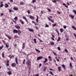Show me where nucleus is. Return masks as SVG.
Returning a JSON list of instances; mask_svg holds the SVG:
<instances>
[{
	"instance_id": "f257e3e1",
	"label": "nucleus",
	"mask_w": 76,
	"mask_h": 76,
	"mask_svg": "<svg viewBox=\"0 0 76 76\" xmlns=\"http://www.w3.org/2000/svg\"><path fill=\"white\" fill-rule=\"evenodd\" d=\"M27 63L28 65L29 66H31V62L30 60H28Z\"/></svg>"
},
{
	"instance_id": "f03ea898",
	"label": "nucleus",
	"mask_w": 76,
	"mask_h": 76,
	"mask_svg": "<svg viewBox=\"0 0 76 76\" xmlns=\"http://www.w3.org/2000/svg\"><path fill=\"white\" fill-rule=\"evenodd\" d=\"M11 66L12 67H14L16 66V64L15 63H13L11 64Z\"/></svg>"
},
{
	"instance_id": "7ed1b4c3",
	"label": "nucleus",
	"mask_w": 76,
	"mask_h": 76,
	"mask_svg": "<svg viewBox=\"0 0 76 76\" xmlns=\"http://www.w3.org/2000/svg\"><path fill=\"white\" fill-rule=\"evenodd\" d=\"M43 58V57L41 56H39L37 58V60H41V59H42Z\"/></svg>"
},
{
	"instance_id": "20e7f679",
	"label": "nucleus",
	"mask_w": 76,
	"mask_h": 76,
	"mask_svg": "<svg viewBox=\"0 0 76 76\" xmlns=\"http://www.w3.org/2000/svg\"><path fill=\"white\" fill-rule=\"evenodd\" d=\"M13 32L14 34H17V33H18V31L16 29H14L13 30Z\"/></svg>"
},
{
	"instance_id": "39448f33",
	"label": "nucleus",
	"mask_w": 76,
	"mask_h": 76,
	"mask_svg": "<svg viewBox=\"0 0 76 76\" xmlns=\"http://www.w3.org/2000/svg\"><path fill=\"white\" fill-rule=\"evenodd\" d=\"M25 43H23L22 45V49L23 50H24V49H25Z\"/></svg>"
},
{
	"instance_id": "423d86ee",
	"label": "nucleus",
	"mask_w": 76,
	"mask_h": 76,
	"mask_svg": "<svg viewBox=\"0 0 76 76\" xmlns=\"http://www.w3.org/2000/svg\"><path fill=\"white\" fill-rule=\"evenodd\" d=\"M23 19H24L25 20H26V22H27V23H28V19H27V18L26 17L24 16L23 17Z\"/></svg>"
},
{
	"instance_id": "0eeeda50",
	"label": "nucleus",
	"mask_w": 76,
	"mask_h": 76,
	"mask_svg": "<svg viewBox=\"0 0 76 76\" xmlns=\"http://www.w3.org/2000/svg\"><path fill=\"white\" fill-rule=\"evenodd\" d=\"M29 16H30V17H29L30 19H32V20H34V17L33 16H32L31 15H30Z\"/></svg>"
},
{
	"instance_id": "6e6552de",
	"label": "nucleus",
	"mask_w": 76,
	"mask_h": 76,
	"mask_svg": "<svg viewBox=\"0 0 76 76\" xmlns=\"http://www.w3.org/2000/svg\"><path fill=\"white\" fill-rule=\"evenodd\" d=\"M19 21L20 22L22 25H24V22L22 20L20 19Z\"/></svg>"
},
{
	"instance_id": "1a4fd4ad",
	"label": "nucleus",
	"mask_w": 76,
	"mask_h": 76,
	"mask_svg": "<svg viewBox=\"0 0 76 76\" xmlns=\"http://www.w3.org/2000/svg\"><path fill=\"white\" fill-rule=\"evenodd\" d=\"M28 30H29L30 32H34V30L33 29H30L29 28H28Z\"/></svg>"
},
{
	"instance_id": "9d476101",
	"label": "nucleus",
	"mask_w": 76,
	"mask_h": 76,
	"mask_svg": "<svg viewBox=\"0 0 76 76\" xmlns=\"http://www.w3.org/2000/svg\"><path fill=\"white\" fill-rule=\"evenodd\" d=\"M5 36H6V37H7V38H8L9 39H12V38H11V37L9 36L7 34H5Z\"/></svg>"
},
{
	"instance_id": "9b49d317",
	"label": "nucleus",
	"mask_w": 76,
	"mask_h": 76,
	"mask_svg": "<svg viewBox=\"0 0 76 76\" xmlns=\"http://www.w3.org/2000/svg\"><path fill=\"white\" fill-rule=\"evenodd\" d=\"M15 27L16 29H19L20 28V26H17L16 25L15 26Z\"/></svg>"
},
{
	"instance_id": "f8f14e48",
	"label": "nucleus",
	"mask_w": 76,
	"mask_h": 76,
	"mask_svg": "<svg viewBox=\"0 0 76 76\" xmlns=\"http://www.w3.org/2000/svg\"><path fill=\"white\" fill-rule=\"evenodd\" d=\"M20 5H21V6H22L23 5H24V3L23 1L20 2Z\"/></svg>"
},
{
	"instance_id": "ddd939ff",
	"label": "nucleus",
	"mask_w": 76,
	"mask_h": 76,
	"mask_svg": "<svg viewBox=\"0 0 76 76\" xmlns=\"http://www.w3.org/2000/svg\"><path fill=\"white\" fill-rule=\"evenodd\" d=\"M45 61H43V63H46L47 61H48V60L47 58H45Z\"/></svg>"
},
{
	"instance_id": "4468645a",
	"label": "nucleus",
	"mask_w": 76,
	"mask_h": 76,
	"mask_svg": "<svg viewBox=\"0 0 76 76\" xmlns=\"http://www.w3.org/2000/svg\"><path fill=\"white\" fill-rule=\"evenodd\" d=\"M15 61L16 63V64H18V59L17 58V57L16 58Z\"/></svg>"
},
{
	"instance_id": "2eb2a0df",
	"label": "nucleus",
	"mask_w": 76,
	"mask_h": 76,
	"mask_svg": "<svg viewBox=\"0 0 76 76\" xmlns=\"http://www.w3.org/2000/svg\"><path fill=\"white\" fill-rule=\"evenodd\" d=\"M35 50H36V51L37 52H38L39 53H41V51H40V50H38L36 48H35Z\"/></svg>"
},
{
	"instance_id": "dca6fc26",
	"label": "nucleus",
	"mask_w": 76,
	"mask_h": 76,
	"mask_svg": "<svg viewBox=\"0 0 76 76\" xmlns=\"http://www.w3.org/2000/svg\"><path fill=\"white\" fill-rule=\"evenodd\" d=\"M48 58H49V60L50 61H52V59H51V56H49L48 57Z\"/></svg>"
},
{
	"instance_id": "f3484780",
	"label": "nucleus",
	"mask_w": 76,
	"mask_h": 76,
	"mask_svg": "<svg viewBox=\"0 0 76 76\" xmlns=\"http://www.w3.org/2000/svg\"><path fill=\"white\" fill-rule=\"evenodd\" d=\"M60 31L61 33H62L64 31V29L63 28H61L60 29Z\"/></svg>"
},
{
	"instance_id": "a211bd4d",
	"label": "nucleus",
	"mask_w": 76,
	"mask_h": 76,
	"mask_svg": "<svg viewBox=\"0 0 76 76\" xmlns=\"http://www.w3.org/2000/svg\"><path fill=\"white\" fill-rule=\"evenodd\" d=\"M56 31L57 34H58V35H60V33H59V32H58V30L57 29H56Z\"/></svg>"
},
{
	"instance_id": "6ab92c4d",
	"label": "nucleus",
	"mask_w": 76,
	"mask_h": 76,
	"mask_svg": "<svg viewBox=\"0 0 76 76\" xmlns=\"http://www.w3.org/2000/svg\"><path fill=\"white\" fill-rule=\"evenodd\" d=\"M14 10H18V8L15 7H14L13 8Z\"/></svg>"
},
{
	"instance_id": "aec40b11",
	"label": "nucleus",
	"mask_w": 76,
	"mask_h": 76,
	"mask_svg": "<svg viewBox=\"0 0 76 76\" xmlns=\"http://www.w3.org/2000/svg\"><path fill=\"white\" fill-rule=\"evenodd\" d=\"M2 56L3 58H4V52H3L2 53Z\"/></svg>"
},
{
	"instance_id": "412c9836",
	"label": "nucleus",
	"mask_w": 76,
	"mask_h": 76,
	"mask_svg": "<svg viewBox=\"0 0 76 76\" xmlns=\"http://www.w3.org/2000/svg\"><path fill=\"white\" fill-rule=\"evenodd\" d=\"M69 16L71 17V18L72 19H74V16H72L69 14Z\"/></svg>"
},
{
	"instance_id": "4be33fe9",
	"label": "nucleus",
	"mask_w": 76,
	"mask_h": 76,
	"mask_svg": "<svg viewBox=\"0 0 76 76\" xmlns=\"http://www.w3.org/2000/svg\"><path fill=\"white\" fill-rule=\"evenodd\" d=\"M5 7L6 8H7L8 7H9V5H8V4H7L6 3L5 5Z\"/></svg>"
},
{
	"instance_id": "5701e85b",
	"label": "nucleus",
	"mask_w": 76,
	"mask_h": 76,
	"mask_svg": "<svg viewBox=\"0 0 76 76\" xmlns=\"http://www.w3.org/2000/svg\"><path fill=\"white\" fill-rule=\"evenodd\" d=\"M50 44L51 45H54V42H50Z\"/></svg>"
},
{
	"instance_id": "b1692460",
	"label": "nucleus",
	"mask_w": 76,
	"mask_h": 76,
	"mask_svg": "<svg viewBox=\"0 0 76 76\" xmlns=\"http://www.w3.org/2000/svg\"><path fill=\"white\" fill-rule=\"evenodd\" d=\"M33 40L34 41V43H35V44H36V43H37V39L35 38L34 39H33Z\"/></svg>"
},
{
	"instance_id": "393cba45",
	"label": "nucleus",
	"mask_w": 76,
	"mask_h": 76,
	"mask_svg": "<svg viewBox=\"0 0 76 76\" xmlns=\"http://www.w3.org/2000/svg\"><path fill=\"white\" fill-rule=\"evenodd\" d=\"M58 69L59 72H60V71H61V66L58 67Z\"/></svg>"
},
{
	"instance_id": "a878e982",
	"label": "nucleus",
	"mask_w": 76,
	"mask_h": 76,
	"mask_svg": "<svg viewBox=\"0 0 76 76\" xmlns=\"http://www.w3.org/2000/svg\"><path fill=\"white\" fill-rule=\"evenodd\" d=\"M47 67H45L43 69V72H45V70H46V69H47Z\"/></svg>"
},
{
	"instance_id": "bb28decb",
	"label": "nucleus",
	"mask_w": 76,
	"mask_h": 76,
	"mask_svg": "<svg viewBox=\"0 0 76 76\" xmlns=\"http://www.w3.org/2000/svg\"><path fill=\"white\" fill-rule=\"evenodd\" d=\"M8 75H11L12 74V73L11 71H10L9 72H8Z\"/></svg>"
},
{
	"instance_id": "cd10ccee",
	"label": "nucleus",
	"mask_w": 76,
	"mask_h": 76,
	"mask_svg": "<svg viewBox=\"0 0 76 76\" xmlns=\"http://www.w3.org/2000/svg\"><path fill=\"white\" fill-rule=\"evenodd\" d=\"M37 0H32V3H34L35 2H36Z\"/></svg>"
},
{
	"instance_id": "c85d7f7f",
	"label": "nucleus",
	"mask_w": 76,
	"mask_h": 76,
	"mask_svg": "<svg viewBox=\"0 0 76 76\" xmlns=\"http://www.w3.org/2000/svg\"><path fill=\"white\" fill-rule=\"evenodd\" d=\"M46 26H45V27H46L47 28H49V26L47 25V23L45 24Z\"/></svg>"
},
{
	"instance_id": "c756f323",
	"label": "nucleus",
	"mask_w": 76,
	"mask_h": 76,
	"mask_svg": "<svg viewBox=\"0 0 76 76\" xmlns=\"http://www.w3.org/2000/svg\"><path fill=\"white\" fill-rule=\"evenodd\" d=\"M27 13L28 14H30L31 13V12H30V10H28L27 11Z\"/></svg>"
},
{
	"instance_id": "7c9ffc66",
	"label": "nucleus",
	"mask_w": 76,
	"mask_h": 76,
	"mask_svg": "<svg viewBox=\"0 0 76 76\" xmlns=\"http://www.w3.org/2000/svg\"><path fill=\"white\" fill-rule=\"evenodd\" d=\"M26 61V60L25 59L23 60L22 63L23 64H25V62Z\"/></svg>"
},
{
	"instance_id": "2f4dec72",
	"label": "nucleus",
	"mask_w": 76,
	"mask_h": 76,
	"mask_svg": "<svg viewBox=\"0 0 76 76\" xmlns=\"http://www.w3.org/2000/svg\"><path fill=\"white\" fill-rule=\"evenodd\" d=\"M3 6H4V4H1L0 6V7H3Z\"/></svg>"
},
{
	"instance_id": "473e14b6",
	"label": "nucleus",
	"mask_w": 76,
	"mask_h": 76,
	"mask_svg": "<svg viewBox=\"0 0 76 76\" xmlns=\"http://www.w3.org/2000/svg\"><path fill=\"white\" fill-rule=\"evenodd\" d=\"M5 45H6V47L7 48H9V45H7V44L5 43Z\"/></svg>"
},
{
	"instance_id": "72a5a7b5",
	"label": "nucleus",
	"mask_w": 76,
	"mask_h": 76,
	"mask_svg": "<svg viewBox=\"0 0 76 76\" xmlns=\"http://www.w3.org/2000/svg\"><path fill=\"white\" fill-rule=\"evenodd\" d=\"M61 66L63 68H65V65L64 64L61 65Z\"/></svg>"
},
{
	"instance_id": "f704fd0d",
	"label": "nucleus",
	"mask_w": 76,
	"mask_h": 76,
	"mask_svg": "<svg viewBox=\"0 0 76 76\" xmlns=\"http://www.w3.org/2000/svg\"><path fill=\"white\" fill-rule=\"evenodd\" d=\"M69 66L71 68H72V63H70V64Z\"/></svg>"
},
{
	"instance_id": "c9c22d12",
	"label": "nucleus",
	"mask_w": 76,
	"mask_h": 76,
	"mask_svg": "<svg viewBox=\"0 0 76 76\" xmlns=\"http://www.w3.org/2000/svg\"><path fill=\"white\" fill-rule=\"evenodd\" d=\"M57 49L59 50V51H60L61 50V49H60V47H58L57 48Z\"/></svg>"
},
{
	"instance_id": "e433bc0d",
	"label": "nucleus",
	"mask_w": 76,
	"mask_h": 76,
	"mask_svg": "<svg viewBox=\"0 0 76 76\" xmlns=\"http://www.w3.org/2000/svg\"><path fill=\"white\" fill-rule=\"evenodd\" d=\"M73 11L74 12V13L76 15V11L75 10H73Z\"/></svg>"
},
{
	"instance_id": "4c0bfd02",
	"label": "nucleus",
	"mask_w": 76,
	"mask_h": 76,
	"mask_svg": "<svg viewBox=\"0 0 76 76\" xmlns=\"http://www.w3.org/2000/svg\"><path fill=\"white\" fill-rule=\"evenodd\" d=\"M18 19V17H15V18H14V20H17V19Z\"/></svg>"
},
{
	"instance_id": "58836bf2",
	"label": "nucleus",
	"mask_w": 76,
	"mask_h": 76,
	"mask_svg": "<svg viewBox=\"0 0 76 76\" xmlns=\"http://www.w3.org/2000/svg\"><path fill=\"white\" fill-rule=\"evenodd\" d=\"M4 46L3 45L2 46H0V50H1L3 48Z\"/></svg>"
},
{
	"instance_id": "ea45409f",
	"label": "nucleus",
	"mask_w": 76,
	"mask_h": 76,
	"mask_svg": "<svg viewBox=\"0 0 76 76\" xmlns=\"http://www.w3.org/2000/svg\"><path fill=\"white\" fill-rule=\"evenodd\" d=\"M52 1L53 3H56V0H52Z\"/></svg>"
},
{
	"instance_id": "a19ab883",
	"label": "nucleus",
	"mask_w": 76,
	"mask_h": 76,
	"mask_svg": "<svg viewBox=\"0 0 76 76\" xmlns=\"http://www.w3.org/2000/svg\"><path fill=\"white\" fill-rule=\"evenodd\" d=\"M56 24H53L52 26H53V27H55V26H56Z\"/></svg>"
},
{
	"instance_id": "79ce46f5",
	"label": "nucleus",
	"mask_w": 76,
	"mask_h": 76,
	"mask_svg": "<svg viewBox=\"0 0 76 76\" xmlns=\"http://www.w3.org/2000/svg\"><path fill=\"white\" fill-rule=\"evenodd\" d=\"M50 74H51V75H54V74H53V73L51 71L50 72Z\"/></svg>"
},
{
	"instance_id": "37998d69",
	"label": "nucleus",
	"mask_w": 76,
	"mask_h": 76,
	"mask_svg": "<svg viewBox=\"0 0 76 76\" xmlns=\"http://www.w3.org/2000/svg\"><path fill=\"white\" fill-rule=\"evenodd\" d=\"M53 53L55 55V56H57V54L54 51H53Z\"/></svg>"
},
{
	"instance_id": "c03bdc74",
	"label": "nucleus",
	"mask_w": 76,
	"mask_h": 76,
	"mask_svg": "<svg viewBox=\"0 0 76 76\" xmlns=\"http://www.w3.org/2000/svg\"><path fill=\"white\" fill-rule=\"evenodd\" d=\"M56 60H57V61H58V62L60 61V60L58 59H56Z\"/></svg>"
},
{
	"instance_id": "a18cd8bd",
	"label": "nucleus",
	"mask_w": 76,
	"mask_h": 76,
	"mask_svg": "<svg viewBox=\"0 0 76 76\" xmlns=\"http://www.w3.org/2000/svg\"><path fill=\"white\" fill-rule=\"evenodd\" d=\"M60 37H59L58 38V41H60Z\"/></svg>"
},
{
	"instance_id": "49530a36",
	"label": "nucleus",
	"mask_w": 76,
	"mask_h": 76,
	"mask_svg": "<svg viewBox=\"0 0 76 76\" xmlns=\"http://www.w3.org/2000/svg\"><path fill=\"white\" fill-rule=\"evenodd\" d=\"M2 41L3 42V43H4V44H5V43H6V42H5V41L4 40H2Z\"/></svg>"
},
{
	"instance_id": "de8ad7c7",
	"label": "nucleus",
	"mask_w": 76,
	"mask_h": 76,
	"mask_svg": "<svg viewBox=\"0 0 76 76\" xmlns=\"http://www.w3.org/2000/svg\"><path fill=\"white\" fill-rule=\"evenodd\" d=\"M35 28H36V29H38V27L37 26H36L35 27Z\"/></svg>"
},
{
	"instance_id": "09e8293b",
	"label": "nucleus",
	"mask_w": 76,
	"mask_h": 76,
	"mask_svg": "<svg viewBox=\"0 0 76 76\" xmlns=\"http://www.w3.org/2000/svg\"><path fill=\"white\" fill-rule=\"evenodd\" d=\"M11 3H13V0H10Z\"/></svg>"
},
{
	"instance_id": "8fccbe9b",
	"label": "nucleus",
	"mask_w": 76,
	"mask_h": 76,
	"mask_svg": "<svg viewBox=\"0 0 76 76\" xmlns=\"http://www.w3.org/2000/svg\"><path fill=\"white\" fill-rule=\"evenodd\" d=\"M48 10L49 12H51V10L50 9H49V8H48Z\"/></svg>"
},
{
	"instance_id": "3c124183",
	"label": "nucleus",
	"mask_w": 76,
	"mask_h": 76,
	"mask_svg": "<svg viewBox=\"0 0 76 76\" xmlns=\"http://www.w3.org/2000/svg\"><path fill=\"white\" fill-rule=\"evenodd\" d=\"M65 51L66 52H68V50H67V49H65Z\"/></svg>"
},
{
	"instance_id": "603ef678",
	"label": "nucleus",
	"mask_w": 76,
	"mask_h": 76,
	"mask_svg": "<svg viewBox=\"0 0 76 76\" xmlns=\"http://www.w3.org/2000/svg\"><path fill=\"white\" fill-rule=\"evenodd\" d=\"M42 66V64H40L39 66V67H41Z\"/></svg>"
},
{
	"instance_id": "864d4df0",
	"label": "nucleus",
	"mask_w": 76,
	"mask_h": 76,
	"mask_svg": "<svg viewBox=\"0 0 76 76\" xmlns=\"http://www.w3.org/2000/svg\"><path fill=\"white\" fill-rule=\"evenodd\" d=\"M13 22L15 23V24L16 25V21H15V20H13Z\"/></svg>"
},
{
	"instance_id": "5fc2aeb1",
	"label": "nucleus",
	"mask_w": 76,
	"mask_h": 76,
	"mask_svg": "<svg viewBox=\"0 0 76 76\" xmlns=\"http://www.w3.org/2000/svg\"><path fill=\"white\" fill-rule=\"evenodd\" d=\"M66 26H64V29H66Z\"/></svg>"
},
{
	"instance_id": "6e6d98bb",
	"label": "nucleus",
	"mask_w": 76,
	"mask_h": 76,
	"mask_svg": "<svg viewBox=\"0 0 76 76\" xmlns=\"http://www.w3.org/2000/svg\"><path fill=\"white\" fill-rule=\"evenodd\" d=\"M66 41H68L69 40V37H67V38L66 39Z\"/></svg>"
},
{
	"instance_id": "4d7b16f0",
	"label": "nucleus",
	"mask_w": 76,
	"mask_h": 76,
	"mask_svg": "<svg viewBox=\"0 0 76 76\" xmlns=\"http://www.w3.org/2000/svg\"><path fill=\"white\" fill-rule=\"evenodd\" d=\"M74 35L75 37V38H76V34H75V33L74 34Z\"/></svg>"
},
{
	"instance_id": "13d9d810",
	"label": "nucleus",
	"mask_w": 76,
	"mask_h": 76,
	"mask_svg": "<svg viewBox=\"0 0 76 76\" xmlns=\"http://www.w3.org/2000/svg\"><path fill=\"white\" fill-rule=\"evenodd\" d=\"M72 28L73 29H75V27L74 26H72Z\"/></svg>"
},
{
	"instance_id": "bf43d9fd",
	"label": "nucleus",
	"mask_w": 76,
	"mask_h": 76,
	"mask_svg": "<svg viewBox=\"0 0 76 76\" xmlns=\"http://www.w3.org/2000/svg\"><path fill=\"white\" fill-rule=\"evenodd\" d=\"M7 66H9V63L7 64Z\"/></svg>"
},
{
	"instance_id": "052dcab7",
	"label": "nucleus",
	"mask_w": 76,
	"mask_h": 76,
	"mask_svg": "<svg viewBox=\"0 0 76 76\" xmlns=\"http://www.w3.org/2000/svg\"><path fill=\"white\" fill-rule=\"evenodd\" d=\"M70 59L72 60H73V58H72V57H70Z\"/></svg>"
},
{
	"instance_id": "680f3d73",
	"label": "nucleus",
	"mask_w": 76,
	"mask_h": 76,
	"mask_svg": "<svg viewBox=\"0 0 76 76\" xmlns=\"http://www.w3.org/2000/svg\"><path fill=\"white\" fill-rule=\"evenodd\" d=\"M3 15H4L3 13H1V16H3Z\"/></svg>"
},
{
	"instance_id": "e2e57ef3",
	"label": "nucleus",
	"mask_w": 76,
	"mask_h": 76,
	"mask_svg": "<svg viewBox=\"0 0 76 76\" xmlns=\"http://www.w3.org/2000/svg\"><path fill=\"white\" fill-rule=\"evenodd\" d=\"M15 38H18V36L16 35H15L14 36Z\"/></svg>"
},
{
	"instance_id": "0e129e2a",
	"label": "nucleus",
	"mask_w": 76,
	"mask_h": 76,
	"mask_svg": "<svg viewBox=\"0 0 76 76\" xmlns=\"http://www.w3.org/2000/svg\"><path fill=\"white\" fill-rule=\"evenodd\" d=\"M51 39L53 40V41H54V39L53 37H51Z\"/></svg>"
},
{
	"instance_id": "69168bd1",
	"label": "nucleus",
	"mask_w": 76,
	"mask_h": 76,
	"mask_svg": "<svg viewBox=\"0 0 76 76\" xmlns=\"http://www.w3.org/2000/svg\"><path fill=\"white\" fill-rule=\"evenodd\" d=\"M9 12H12V10H9Z\"/></svg>"
},
{
	"instance_id": "338daca9",
	"label": "nucleus",
	"mask_w": 76,
	"mask_h": 76,
	"mask_svg": "<svg viewBox=\"0 0 76 76\" xmlns=\"http://www.w3.org/2000/svg\"><path fill=\"white\" fill-rule=\"evenodd\" d=\"M35 76H39V74H38L35 75Z\"/></svg>"
},
{
	"instance_id": "774afa93",
	"label": "nucleus",
	"mask_w": 76,
	"mask_h": 76,
	"mask_svg": "<svg viewBox=\"0 0 76 76\" xmlns=\"http://www.w3.org/2000/svg\"><path fill=\"white\" fill-rule=\"evenodd\" d=\"M36 21L37 22H38V19H36Z\"/></svg>"
}]
</instances>
